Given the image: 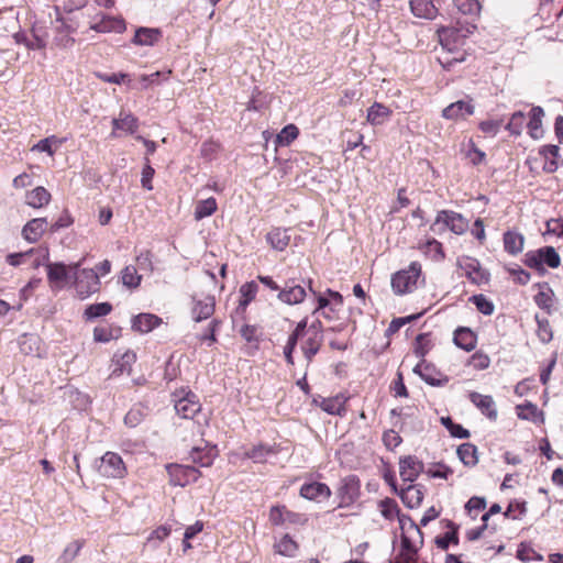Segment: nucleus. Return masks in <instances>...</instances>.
<instances>
[{"label":"nucleus","instance_id":"f257e3e1","mask_svg":"<svg viewBox=\"0 0 563 563\" xmlns=\"http://www.w3.org/2000/svg\"><path fill=\"white\" fill-rule=\"evenodd\" d=\"M81 264L82 261H79L69 264V267L74 275V287L77 296L80 299H86L100 290V279L95 269H79Z\"/></svg>","mask_w":563,"mask_h":563},{"label":"nucleus","instance_id":"f03ea898","mask_svg":"<svg viewBox=\"0 0 563 563\" xmlns=\"http://www.w3.org/2000/svg\"><path fill=\"white\" fill-rule=\"evenodd\" d=\"M258 280L267 288L277 291V298L287 305H297L303 301L307 296L306 289L294 280L286 282L284 287L279 285L271 276H258Z\"/></svg>","mask_w":563,"mask_h":563},{"label":"nucleus","instance_id":"7ed1b4c3","mask_svg":"<svg viewBox=\"0 0 563 563\" xmlns=\"http://www.w3.org/2000/svg\"><path fill=\"white\" fill-rule=\"evenodd\" d=\"M467 227L468 223L462 214L451 210H442L438 212L430 230L437 234H441L449 229L455 234H463L467 230Z\"/></svg>","mask_w":563,"mask_h":563},{"label":"nucleus","instance_id":"20e7f679","mask_svg":"<svg viewBox=\"0 0 563 563\" xmlns=\"http://www.w3.org/2000/svg\"><path fill=\"white\" fill-rule=\"evenodd\" d=\"M421 274V265L412 262L407 269L397 272L391 277V287L395 294L404 295L411 292L417 285Z\"/></svg>","mask_w":563,"mask_h":563},{"label":"nucleus","instance_id":"39448f33","mask_svg":"<svg viewBox=\"0 0 563 563\" xmlns=\"http://www.w3.org/2000/svg\"><path fill=\"white\" fill-rule=\"evenodd\" d=\"M525 264L537 271L543 269L544 265L550 268H558L561 264V258L553 246H543L537 251L526 253Z\"/></svg>","mask_w":563,"mask_h":563},{"label":"nucleus","instance_id":"423d86ee","mask_svg":"<svg viewBox=\"0 0 563 563\" xmlns=\"http://www.w3.org/2000/svg\"><path fill=\"white\" fill-rule=\"evenodd\" d=\"M97 468L98 473L107 478H123L126 474V467L122 457L114 452L104 453Z\"/></svg>","mask_w":563,"mask_h":563},{"label":"nucleus","instance_id":"0eeeda50","mask_svg":"<svg viewBox=\"0 0 563 563\" xmlns=\"http://www.w3.org/2000/svg\"><path fill=\"white\" fill-rule=\"evenodd\" d=\"M43 260L48 261L47 250L43 251ZM42 264L46 266L48 282L53 285H59L66 282L69 278V274L73 273L69 265H65L64 263H42L38 258L34 261L35 267Z\"/></svg>","mask_w":563,"mask_h":563},{"label":"nucleus","instance_id":"6e6552de","mask_svg":"<svg viewBox=\"0 0 563 563\" xmlns=\"http://www.w3.org/2000/svg\"><path fill=\"white\" fill-rule=\"evenodd\" d=\"M174 401L176 413L184 419H192L201 410L197 396L191 391L185 393Z\"/></svg>","mask_w":563,"mask_h":563},{"label":"nucleus","instance_id":"1a4fd4ad","mask_svg":"<svg viewBox=\"0 0 563 563\" xmlns=\"http://www.w3.org/2000/svg\"><path fill=\"white\" fill-rule=\"evenodd\" d=\"M168 471L172 476V483L181 487L196 482L201 475L199 470L191 465H170Z\"/></svg>","mask_w":563,"mask_h":563},{"label":"nucleus","instance_id":"9d476101","mask_svg":"<svg viewBox=\"0 0 563 563\" xmlns=\"http://www.w3.org/2000/svg\"><path fill=\"white\" fill-rule=\"evenodd\" d=\"M391 487L408 508L413 509L421 505L424 497V487L422 485L410 484L406 488L398 490L396 484L391 483Z\"/></svg>","mask_w":563,"mask_h":563},{"label":"nucleus","instance_id":"9b49d317","mask_svg":"<svg viewBox=\"0 0 563 563\" xmlns=\"http://www.w3.org/2000/svg\"><path fill=\"white\" fill-rule=\"evenodd\" d=\"M360 479L355 475H350L342 479L339 488L340 507L349 506L354 503L360 495Z\"/></svg>","mask_w":563,"mask_h":563},{"label":"nucleus","instance_id":"f8f14e48","mask_svg":"<svg viewBox=\"0 0 563 563\" xmlns=\"http://www.w3.org/2000/svg\"><path fill=\"white\" fill-rule=\"evenodd\" d=\"M459 265L473 284L483 285L488 283L489 273L481 267L476 258L466 257L459 262Z\"/></svg>","mask_w":563,"mask_h":563},{"label":"nucleus","instance_id":"ddd939ff","mask_svg":"<svg viewBox=\"0 0 563 563\" xmlns=\"http://www.w3.org/2000/svg\"><path fill=\"white\" fill-rule=\"evenodd\" d=\"M191 317L196 322L209 319L216 308V299L213 296H205L203 298H192Z\"/></svg>","mask_w":563,"mask_h":563},{"label":"nucleus","instance_id":"4468645a","mask_svg":"<svg viewBox=\"0 0 563 563\" xmlns=\"http://www.w3.org/2000/svg\"><path fill=\"white\" fill-rule=\"evenodd\" d=\"M423 471V463L416 456L408 455L399 460V474L404 482L412 483Z\"/></svg>","mask_w":563,"mask_h":563},{"label":"nucleus","instance_id":"2eb2a0df","mask_svg":"<svg viewBox=\"0 0 563 563\" xmlns=\"http://www.w3.org/2000/svg\"><path fill=\"white\" fill-rule=\"evenodd\" d=\"M269 521L275 526L302 525L306 519L301 515L288 510L285 506H274L269 511Z\"/></svg>","mask_w":563,"mask_h":563},{"label":"nucleus","instance_id":"dca6fc26","mask_svg":"<svg viewBox=\"0 0 563 563\" xmlns=\"http://www.w3.org/2000/svg\"><path fill=\"white\" fill-rule=\"evenodd\" d=\"M471 402L488 419H497L496 404L492 396L472 391L468 396Z\"/></svg>","mask_w":563,"mask_h":563},{"label":"nucleus","instance_id":"f3484780","mask_svg":"<svg viewBox=\"0 0 563 563\" xmlns=\"http://www.w3.org/2000/svg\"><path fill=\"white\" fill-rule=\"evenodd\" d=\"M90 27L97 32H117L121 33L125 29V23L121 18L102 14Z\"/></svg>","mask_w":563,"mask_h":563},{"label":"nucleus","instance_id":"a211bd4d","mask_svg":"<svg viewBox=\"0 0 563 563\" xmlns=\"http://www.w3.org/2000/svg\"><path fill=\"white\" fill-rule=\"evenodd\" d=\"M307 338L302 341L300 349L307 361V366L312 362L313 357L319 353L322 343L323 334L307 333Z\"/></svg>","mask_w":563,"mask_h":563},{"label":"nucleus","instance_id":"6ab92c4d","mask_svg":"<svg viewBox=\"0 0 563 563\" xmlns=\"http://www.w3.org/2000/svg\"><path fill=\"white\" fill-rule=\"evenodd\" d=\"M474 106L471 102L459 100L443 109L442 115L449 120L465 119L472 115Z\"/></svg>","mask_w":563,"mask_h":563},{"label":"nucleus","instance_id":"aec40b11","mask_svg":"<svg viewBox=\"0 0 563 563\" xmlns=\"http://www.w3.org/2000/svg\"><path fill=\"white\" fill-rule=\"evenodd\" d=\"M330 495L329 486L323 483L303 484L300 488V496L309 500L320 501L321 499L329 498Z\"/></svg>","mask_w":563,"mask_h":563},{"label":"nucleus","instance_id":"412c9836","mask_svg":"<svg viewBox=\"0 0 563 563\" xmlns=\"http://www.w3.org/2000/svg\"><path fill=\"white\" fill-rule=\"evenodd\" d=\"M47 228L45 218H36L30 220L22 230L23 238L29 242H36Z\"/></svg>","mask_w":563,"mask_h":563},{"label":"nucleus","instance_id":"4be33fe9","mask_svg":"<svg viewBox=\"0 0 563 563\" xmlns=\"http://www.w3.org/2000/svg\"><path fill=\"white\" fill-rule=\"evenodd\" d=\"M391 113L393 111L388 107L379 102H374L367 109L366 120L372 125H383L385 122L389 120Z\"/></svg>","mask_w":563,"mask_h":563},{"label":"nucleus","instance_id":"5701e85b","mask_svg":"<svg viewBox=\"0 0 563 563\" xmlns=\"http://www.w3.org/2000/svg\"><path fill=\"white\" fill-rule=\"evenodd\" d=\"M409 4L412 14L417 18L432 20L437 16L438 10L432 0H410Z\"/></svg>","mask_w":563,"mask_h":563},{"label":"nucleus","instance_id":"b1692460","mask_svg":"<svg viewBox=\"0 0 563 563\" xmlns=\"http://www.w3.org/2000/svg\"><path fill=\"white\" fill-rule=\"evenodd\" d=\"M162 319L156 314L152 313H140L132 320V329L141 333L151 332L157 325H159Z\"/></svg>","mask_w":563,"mask_h":563},{"label":"nucleus","instance_id":"393cba45","mask_svg":"<svg viewBox=\"0 0 563 563\" xmlns=\"http://www.w3.org/2000/svg\"><path fill=\"white\" fill-rule=\"evenodd\" d=\"M112 136H117V131L125 133H134L137 130V119L128 112L121 111L118 118L112 120Z\"/></svg>","mask_w":563,"mask_h":563},{"label":"nucleus","instance_id":"a878e982","mask_svg":"<svg viewBox=\"0 0 563 563\" xmlns=\"http://www.w3.org/2000/svg\"><path fill=\"white\" fill-rule=\"evenodd\" d=\"M453 341L456 346L470 352L476 346V334L470 328L460 327L454 331Z\"/></svg>","mask_w":563,"mask_h":563},{"label":"nucleus","instance_id":"bb28decb","mask_svg":"<svg viewBox=\"0 0 563 563\" xmlns=\"http://www.w3.org/2000/svg\"><path fill=\"white\" fill-rule=\"evenodd\" d=\"M217 455L216 446H207L205 449L194 448L190 452L192 463L200 467H209Z\"/></svg>","mask_w":563,"mask_h":563},{"label":"nucleus","instance_id":"cd10ccee","mask_svg":"<svg viewBox=\"0 0 563 563\" xmlns=\"http://www.w3.org/2000/svg\"><path fill=\"white\" fill-rule=\"evenodd\" d=\"M266 240L273 249L284 251L290 242L289 230L274 228L267 233Z\"/></svg>","mask_w":563,"mask_h":563},{"label":"nucleus","instance_id":"c85d7f7f","mask_svg":"<svg viewBox=\"0 0 563 563\" xmlns=\"http://www.w3.org/2000/svg\"><path fill=\"white\" fill-rule=\"evenodd\" d=\"M346 398L343 395H336L330 398H323L320 408L329 415L343 416L345 412Z\"/></svg>","mask_w":563,"mask_h":563},{"label":"nucleus","instance_id":"c756f323","mask_svg":"<svg viewBox=\"0 0 563 563\" xmlns=\"http://www.w3.org/2000/svg\"><path fill=\"white\" fill-rule=\"evenodd\" d=\"M523 244L525 238L522 234L515 231H507L504 233V247L509 254H519L523 250Z\"/></svg>","mask_w":563,"mask_h":563},{"label":"nucleus","instance_id":"7c9ffc66","mask_svg":"<svg viewBox=\"0 0 563 563\" xmlns=\"http://www.w3.org/2000/svg\"><path fill=\"white\" fill-rule=\"evenodd\" d=\"M51 200V194L42 186L29 191L25 197V202L33 208H42Z\"/></svg>","mask_w":563,"mask_h":563},{"label":"nucleus","instance_id":"2f4dec72","mask_svg":"<svg viewBox=\"0 0 563 563\" xmlns=\"http://www.w3.org/2000/svg\"><path fill=\"white\" fill-rule=\"evenodd\" d=\"M459 459L466 466H474L477 464V449L472 443H463L456 451Z\"/></svg>","mask_w":563,"mask_h":563},{"label":"nucleus","instance_id":"473e14b6","mask_svg":"<svg viewBox=\"0 0 563 563\" xmlns=\"http://www.w3.org/2000/svg\"><path fill=\"white\" fill-rule=\"evenodd\" d=\"M112 311V305L109 302L92 303L86 307L84 318L92 321L97 318L104 317Z\"/></svg>","mask_w":563,"mask_h":563},{"label":"nucleus","instance_id":"72a5a7b5","mask_svg":"<svg viewBox=\"0 0 563 563\" xmlns=\"http://www.w3.org/2000/svg\"><path fill=\"white\" fill-rule=\"evenodd\" d=\"M277 451L273 446L260 444L250 449L245 454L255 463H264L269 456L275 455Z\"/></svg>","mask_w":563,"mask_h":563},{"label":"nucleus","instance_id":"f704fd0d","mask_svg":"<svg viewBox=\"0 0 563 563\" xmlns=\"http://www.w3.org/2000/svg\"><path fill=\"white\" fill-rule=\"evenodd\" d=\"M157 29L140 27L136 30L133 42L139 45H153L159 37Z\"/></svg>","mask_w":563,"mask_h":563},{"label":"nucleus","instance_id":"c9c22d12","mask_svg":"<svg viewBox=\"0 0 563 563\" xmlns=\"http://www.w3.org/2000/svg\"><path fill=\"white\" fill-rule=\"evenodd\" d=\"M217 210V200L213 197H210L205 200H199L195 208V219L201 220L203 218L210 217Z\"/></svg>","mask_w":563,"mask_h":563},{"label":"nucleus","instance_id":"e433bc0d","mask_svg":"<svg viewBox=\"0 0 563 563\" xmlns=\"http://www.w3.org/2000/svg\"><path fill=\"white\" fill-rule=\"evenodd\" d=\"M136 355L133 352H125L121 355L120 360L117 361L115 367L112 371L111 376H120L123 373H131V366L135 362Z\"/></svg>","mask_w":563,"mask_h":563},{"label":"nucleus","instance_id":"4c0bfd02","mask_svg":"<svg viewBox=\"0 0 563 563\" xmlns=\"http://www.w3.org/2000/svg\"><path fill=\"white\" fill-rule=\"evenodd\" d=\"M544 112L540 107H534L530 111V120L528 122L529 133L533 139L539 137V132L541 131L542 117Z\"/></svg>","mask_w":563,"mask_h":563},{"label":"nucleus","instance_id":"58836bf2","mask_svg":"<svg viewBox=\"0 0 563 563\" xmlns=\"http://www.w3.org/2000/svg\"><path fill=\"white\" fill-rule=\"evenodd\" d=\"M257 291L258 285L254 280L242 285L240 287L241 300L239 307L244 309L255 298Z\"/></svg>","mask_w":563,"mask_h":563},{"label":"nucleus","instance_id":"ea45409f","mask_svg":"<svg viewBox=\"0 0 563 563\" xmlns=\"http://www.w3.org/2000/svg\"><path fill=\"white\" fill-rule=\"evenodd\" d=\"M451 530L445 532L443 536L435 538V544L441 550H448L450 543H459L457 527L450 522Z\"/></svg>","mask_w":563,"mask_h":563},{"label":"nucleus","instance_id":"a19ab883","mask_svg":"<svg viewBox=\"0 0 563 563\" xmlns=\"http://www.w3.org/2000/svg\"><path fill=\"white\" fill-rule=\"evenodd\" d=\"M379 508L382 516L387 520L395 519L400 511L396 500L393 498H385L380 500Z\"/></svg>","mask_w":563,"mask_h":563},{"label":"nucleus","instance_id":"79ce46f5","mask_svg":"<svg viewBox=\"0 0 563 563\" xmlns=\"http://www.w3.org/2000/svg\"><path fill=\"white\" fill-rule=\"evenodd\" d=\"M122 283L124 286L129 288L139 287L142 276L137 274V271L134 266H126L121 273Z\"/></svg>","mask_w":563,"mask_h":563},{"label":"nucleus","instance_id":"37998d69","mask_svg":"<svg viewBox=\"0 0 563 563\" xmlns=\"http://www.w3.org/2000/svg\"><path fill=\"white\" fill-rule=\"evenodd\" d=\"M455 8L463 14L477 15L481 11L478 0H453Z\"/></svg>","mask_w":563,"mask_h":563},{"label":"nucleus","instance_id":"c03bdc74","mask_svg":"<svg viewBox=\"0 0 563 563\" xmlns=\"http://www.w3.org/2000/svg\"><path fill=\"white\" fill-rule=\"evenodd\" d=\"M416 553H417V548L413 545V543L407 536L402 534L401 536V550L398 555L400 558V560H402V561L408 560V563H413Z\"/></svg>","mask_w":563,"mask_h":563},{"label":"nucleus","instance_id":"a18cd8bd","mask_svg":"<svg viewBox=\"0 0 563 563\" xmlns=\"http://www.w3.org/2000/svg\"><path fill=\"white\" fill-rule=\"evenodd\" d=\"M221 324H222L221 320L212 319L210 321V323L208 324L207 331L199 334L198 339L202 343H207L208 346H211L217 341L216 332L218 331V329L220 328Z\"/></svg>","mask_w":563,"mask_h":563},{"label":"nucleus","instance_id":"49530a36","mask_svg":"<svg viewBox=\"0 0 563 563\" xmlns=\"http://www.w3.org/2000/svg\"><path fill=\"white\" fill-rule=\"evenodd\" d=\"M276 551L285 556H294L297 551V543L288 536H284L278 543L275 544Z\"/></svg>","mask_w":563,"mask_h":563},{"label":"nucleus","instance_id":"de8ad7c7","mask_svg":"<svg viewBox=\"0 0 563 563\" xmlns=\"http://www.w3.org/2000/svg\"><path fill=\"white\" fill-rule=\"evenodd\" d=\"M298 128L288 124L277 134L276 142L279 145H289L298 136Z\"/></svg>","mask_w":563,"mask_h":563},{"label":"nucleus","instance_id":"09e8293b","mask_svg":"<svg viewBox=\"0 0 563 563\" xmlns=\"http://www.w3.org/2000/svg\"><path fill=\"white\" fill-rule=\"evenodd\" d=\"M429 336H430L429 333H420L417 335L416 341H415L413 352L418 357H420L422 360L430 350L431 341H430Z\"/></svg>","mask_w":563,"mask_h":563},{"label":"nucleus","instance_id":"8fccbe9b","mask_svg":"<svg viewBox=\"0 0 563 563\" xmlns=\"http://www.w3.org/2000/svg\"><path fill=\"white\" fill-rule=\"evenodd\" d=\"M536 321H537V324H538L537 334H538L539 339L543 343L550 342L552 336H553V334H552V330H551V327H550V323H549L548 319L537 314L536 316Z\"/></svg>","mask_w":563,"mask_h":563},{"label":"nucleus","instance_id":"3c124183","mask_svg":"<svg viewBox=\"0 0 563 563\" xmlns=\"http://www.w3.org/2000/svg\"><path fill=\"white\" fill-rule=\"evenodd\" d=\"M470 300L476 306L477 310L485 316H490L494 312V303L488 300L484 295H474Z\"/></svg>","mask_w":563,"mask_h":563},{"label":"nucleus","instance_id":"603ef678","mask_svg":"<svg viewBox=\"0 0 563 563\" xmlns=\"http://www.w3.org/2000/svg\"><path fill=\"white\" fill-rule=\"evenodd\" d=\"M169 533L170 528L161 526L151 532V534L147 537L146 543L153 548H157L158 544L169 536Z\"/></svg>","mask_w":563,"mask_h":563},{"label":"nucleus","instance_id":"864d4df0","mask_svg":"<svg viewBox=\"0 0 563 563\" xmlns=\"http://www.w3.org/2000/svg\"><path fill=\"white\" fill-rule=\"evenodd\" d=\"M523 122L525 114L521 111H517L512 113L509 122L506 125V130H508L512 135H520Z\"/></svg>","mask_w":563,"mask_h":563},{"label":"nucleus","instance_id":"5fc2aeb1","mask_svg":"<svg viewBox=\"0 0 563 563\" xmlns=\"http://www.w3.org/2000/svg\"><path fill=\"white\" fill-rule=\"evenodd\" d=\"M53 144H55L56 146L60 145L62 144V141L58 140L56 136H49V137H45L41 141H38L33 147H32V151H37V152H46L48 155H53L54 154V150H53Z\"/></svg>","mask_w":563,"mask_h":563},{"label":"nucleus","instance_id":"6e6d98bb","mask_svg":"<svg viewBox=\"0 0 563 563\" xmlns=\"http://www.w3.org/2000/svg\"><path fill=\"white\" fill-rule=\"evenodd\" d=\"M465 60V53L464 52H456V53H446L445 56L440 57L439 62L445 69H451L455 64L462 63Z\"/></svg>","mask_w":563,"mask_h":563},{"label":"nucleus","instance_id":"4d7b16f0","mask_svg":"<svg viewBox=\"0 0 563 563\" xmlns=\"http://www.w3.org/2000/svg\"><path fill=\"white\" fill-rule=\"evenodd\" d=\"M82 547V542L81 541H73L70 542L64 550L63 554L60 555V560L64 562V563H68L70 561H73L77 554L79 553L80 549Z\"/></svg>","mask_w":563,"mask_h":563},{"label":"nucleus","instance_id":"13d9d810","mask_svg":"<svg viewBox=\"0 0 563 563\" xmlns=\"http://www.w3.org/2000/svg\"><path fill=\"white\" fill-rule=\"evenodd\" d=\"M155 175V169L150 165V161L147 157H145V165L142 169V177H141V184L142 187L146 190H152V179Z\"/></svg>","mask_w":563,"mask_h":563},{"label":"nucleus","instance_id":"bf43d9fd","mask_svg":"<svg viewBox=\"0 0 563 563\" xmlns=\"http://www.w3.org/2000/svg\"><path fill=\"white\" fill-rule=\"evenodd\" d=\"M299 340H300L299 338L289 334L286 345L284 346V356H285L286 363L290 366H292L295 364L294 352L296 350V346H297Z\"/></svg>","mask_w":563,"mask_h":563},{"label":"nucleus","instance_id":"052dcab7","mask_svg":"<svg viewBox=\"0 0 563 563\" xmlns=\"http://www.w3.org/2000/svg\"><path fill=\"white\" fill-rule=\"evenodd\" d=\"M419 317H420V314H412V316L405 317V318H396V319H394L389 323V325H388V328L386 330V335H393V334L397 333L400 330V328H402L408 322L418 319Z\"/></svg>","mask_w":563,"mask_h":563},{"label":"nucleus","instance_id":"680f3d73","mask_svg":"<svg viewBox=\"0 0 563 563\" xmlns=\"http://www.w3.org/2000/svg\"><path fill=\"white\" fill-rule=\"evenodd\" d=\"M490 364V358L483 352H476L472 355L471 365L475 369H486Z\"/></svg>","mask_w":563,"mask_h":563},{"label":"nucleus","instance_id":"e2e57ef3","mask_svg":"<svg viewBox=\"0 0 563 563\" xmlns=\"http://www.w3.org/2000/svg\"><path fill=\"white\" fill-rule=\"evenodd\" d=\"M486 507V500L483 497H472L468 499V501L465 505L466 510L470 515L475 512V516L477 512L482 511Z\"/></svg>","mask_w":563,"mask_h":563},{"label":"nucleus","instance_id":"0e129e2a","mask_svg":"<svg viewBox=\"0 0 563 563\" xmlns=\"http://www.w3.org/2000/svg\"><path fill=\"white\" fill-rule=\"evenodd\" d=\"M499 128V122L494 120H486L479 123L481 131L492 137L498 133Z\"/></svg>","mask_w":563,"mask_h":563},{"label":"nucleus","instance_id":"69168bd1","mask_svg":"<svg viewBox=\"0 0 563 563\" xmlns=\"http://www.w3.org/2000/svg\"><path fill=\"white\" fill-rule=\"evenodd\" d=\"M33 253H34L33 249H31L30 251H26V252L11 253V254L7 255V262L11 266H19L20 264L23 263V261L25 258L30 257Z\"/></svg>","mask_w":563,"mask_h":563},{"label":"nucleus","instance_id":"338daca9","mask_svg":"<svg viewBox=\"0 0 563 563\" xmlns=\"http://www.w3.org/2000/svg\"><path fill=\"white\" fill-rule=\"evenodd\" d=\"M143 419L141 409L132 408L124 417V422L129 427H136Z\"/></svg>","mask_w":563,"mask_h":563},{"label":"nucleus","instance_id":"774afa93","mask_svg":"<svg viewBox=\"0 0 563 563\" xmlns=\"http://www.w3.org/2000/svg\"><path fill=\"white\" fill-rule=\"evenodd\" d=\"M467 157L471 159L473 165H479L485 161L486 154L472 143L471 148L467 152Z\"/></svg>","mask_w":563,"mask_h":563}]
</instances>
